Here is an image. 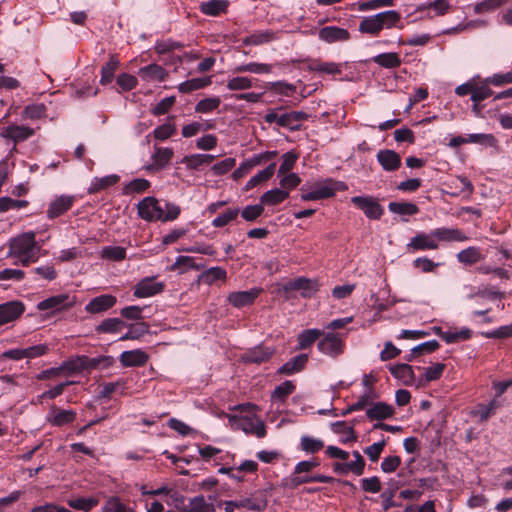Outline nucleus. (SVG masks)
Here are the masks:
<instances>
[{
	"label": "nucleus",
	"instance_id": "1",
	"mask_svg": "<svg viewBox=\"0 0 512 512\" xmlns=\"http://www.w3.org/2000/svg\"><path fill=\"white\" fill-rule=\"evenodd\" d=\"M468 238L459 229L436 228L429 233L419 232L406 245L407 252L437 250L440 242H463Z\"/></svg>",
	"mask_w": 512,
	"mask_h": 512
},
{
	"label": "nucleus",
	"instance_id": "2",
	"mask_svg": "<svg viewBox=\"0 0 512 512\" xmlns=\"http://www.w3.org/2000/svg\"><path fill=\"white\" fill-rule=\"evenodd\" d=\"M137 213L147 222H169L179 217L181 209L175 203L162 202L153 196H148L137 204Z\"/></svg>",
	"mask_w": 512,
	"mask_h": 512
},
{
	"label": "nucleus",
	"instance_id": "3",
	"mask_svg": "<svg viewBox=\"0 0 512 512\" xmlns=\"http://www.w3.org/2000/svg\"><path fill=\"white\" fill-rule=\"evenodd\" d=\"M8 257L15 258V264L28 266L39 259L40 246L37 245L35 234L27 232L12 238L8 245Z\"/></svg>",
	"mask_w": 512,
	"mask_h": 512
},
{
	"label": "nucleus",
	"instance_id": "4",
	"mask_svg": "<svg viewBox=\"0 0 512 512\" xmlns=\"http://www.w3.org/2000/svg\"><path fill=\"white\" fill-rule=\"evenodd\" d=\"M401 15L395 10H387L375 15L364 17L359 24V31L373 36L378 35L383 29L398 27Z\"/></svg>",
	"mask_w": 512,
	"mask_h": 512
},
{
	"label": "nucleus",
	"instance_id": "5",
	"mask_svg": "<svg viewBox=\"0 0 512 512\" xmlns=\"http://www.w3.org/2000/svg\"><path fill=\"white\" fill-rule=\"evenodd\" d=\"M221 506L225 512H235L236 510L260 512L266 508L267 499L263 492L256 491L248 496H241L234 500L223 501Z\"/></svg>",
	"mask_w": 512,
	"mask_h": 512
},
{
	"label": "nucleus",
	"instance_id": "6",
	"mask_svg": "<svg viewBox=\"0 0 512 512\" xmlns=\"http://www.w3.org/2000/svg\"><path fill=\"white\" fill-rule=\"evenodd\" d=\"M345 347V334L322 330L317 342V349L321 354L335 359L344 353Z\"/></svg>",
	"mask_w": 512,
	"mask_h": 512
},
{
	"label": "nucleus",
	"instance_id": "7",
	"mask_svg": "<svg viewBox=\"0 0 512 512\" xmlns=\"http://www.w3.org/2000/svg\"><path fill=\"white\" fill-rule=\"evenodd\" d=\"M340 186H342V183L333 182L332 180L317 182L311 186L305 184L301 187V199L303 201H316L331 198L337 190L342 188Z\"/></svg>",
	"mask_w": 512,
	"mask_h": 512
},
{
	"label": "nucleus",
	"instance_id": "8",
	"mask_svg": "<svg viewBox=\"0 0 512 512\" xmlns=\"http://www.w3.org/2000/svg\"><path fill=\"white\" fill-rule=\"evenodd\" d=\"M246 414L239 418V425L245 433L262 438L266 434L264 422L256 415L257 407L252 404L245 406Z\"/></svg>",
	"mask_w": 512,
	"mask_h": 512
},
{
	"label": "nucleus",
	"instance_id": "9",
	"mask_svg": "<svg viewBox=\"0 0 512 512\" xmlns=\"http://www.w3.org/2000/svg\"><path fill=\"white\" fill-rule=\"evenodd\" d=\"M76 303V298L70 294L64 293L51 296L47 299L40 301L37 304L39 311H50L51 313L61 312L73 307Z\"/></svg>",
	"mask_w": 512,
	"mask_h": 512
},
{
	"label": "nucleus",
	"instance_id": "10",
	"mask_svg": "<svg viewBox=\"0 0 512 512\" xmlns=\"http://www.w3.org/2000/svg\"><path fill=\"white\" fill-rule=\"evenodd\" d=\"M351 202L369 219L377 220L383 215V208L371 196H355L351 198Z\"/></svg>",
	"mask_w": 512,
	"mask_h": 512
},
{
	"label": "nucleus",
	"instance_id": "11",
	"mask_svg": "<svg viewBox=\"0 0 512 512\" xmlns=\"http://www.w3.org/2000/svg\"><path fill=\"white\" fill-rule=\"evenodd\" d=\"M174 156V151L170 147L154 146L150 156V163L146 166V170L157 172L166 167Z\"/></svg>",
	"mask_w": 512,
	"mask_h": 512
},
{
	"label": "nucleus",
	"instance_id": "12",
	"mask_svg": "<svg viewBox=\"0 0 512 512\" xmlns=\"http://www.w3.org/2000/svg\"><path fill=\"white\" fill-rule=\"evenodd\" d=\"M262 293L261 288H251L246 291H234L228 294L227 301L235 308H243L252 305Z\"/></svg>",
	"mask_w": 512,
	"mask_h": 512
},
{
	"label": "nucleus",
	"instance_id": "13",
	"mask_svg": "<svg viewBox=\"0 0 512 512\" xmlns=\"http://www.w3.org/2000/svg\"><path fill=\"white\" fill-rule=\"evenodd\" d=\"M34 135V129L24 126L11 124L0 128V137L13 141L15 144L23 142Z\"/></svg>",
	"mask_w": 512,
	"mask_h": 512
},
{
	"label": "nucleus",
	"instance_id": "14",
	"mask_svg": "<svg viewBox=\"0 0 512 512\" xmlns=\"http://www.w3.org/2000/svg\"><path fill=\"white\" fill-rule=\"evenodd\" d=\"M75 197L72 195H60L55 197L47 209V217L55 219L67 212L74 204Z\"/></svg>",
	"mask_w": 512,
	"mask_h": 512
},
{
	"label": "nucleus",
	"instance_id": "15",
	"mask_svg": "<svg viewBox=\"0 0 512 512\" xmlns=\"http://www.w3.org/2000/svg\"><path fill=\"white\" fill-rule=\"evenodd\" d=\"M283 289L286 292L300 291L303 297H311L318 290V284L316 281L300 277L285 283Z\"/></svg>",
	"mask_w": 512,
	"mask_h": 512
},
{
	"label": "nucleus",
	"instance_id": "16",
	"mask_svg": "<svg viewBox=\"0 0 512 512\" xmlns=\"http://www.w3.org/2000/svg\"><path fill=\"white\" fill-rule=\"evenodd\" d=\"M163 289V283L156 282L153 278H145L135 285L134 296L137 298H148L162 292Z\"/></svg>",
	"mask_w": 512,
	"mask_h": 512
},
{
	"label": "nucleus",
	"instance_id": "17",
	"mask_svg": "<svg viewBox=\"0 0 512 512\" xmlns=\"http://www.w3.org/2000/svg\"><path fill=\"white\" fill-rule=\"evenodd\" d=\"M76 419V412L72 409H62L53 406L47 416V421L52 426H63L72 423Z\"/></svg>",
	"mask_w": 512,
	"mask_h": 512
},
{
	"label": "nucleus",
	"instance_id": "18",
	"mask_svg": "<svg viewBox=\"0 0 512 512\" xmlns=\"http://www.w3.org/2000/svg\"><path fill=\"white\" fill-rule=\"evenodd\" d=\"M25 308L19 301H10L0 305V326L16 320Z\"/></svg>",
	"mask_w": 512,
	"mask_h": 512
},
{
	"label": "nucleus",
	"instance_id": "19",
	"mask_svg": "<svg viewBox=\"0 0 512 512\" xmlns=\"http://www.w3.org/2000/svg\"><path fill=\"white\" fill-rule=\"evenodd\" d=\"M116 302V297L113 295H100L89 301L85 306V311L90 314H98L112 308Z\"/></svg>",
	"mask_w": 512,
	"mask_h": 512
},
{
	"label": "nucleus",
	"instance_id": "20",
	"mask_svg": "<svg viewBox=\"0 0 512 512\" xmlns=\"http://www.w3.org/2000/svg\"><path fill=\"white\" fill-rule=\"evenodd\" d=\"M319 38L326 43L344 42L350 37L349 32L337 26H326L319 30Z\"/></svg>",
	"mask_w": 512,
	"mask_h": 512
},
{
	"label": "nucleus",
	"instance_id": "21",
	"mask_svg": "<svg viewBox=\"0 0 512 512\" xmlns=\"http://www.w3.org/2000/svg\"><path fill=\"white\" fill-rule=\"evenodd\" d=\"M376 157L382 168L388 172L397 170L401 165V158L394 150L382 149Z\"/></svg>",
	"mask_w": 512,
	"mask_h": 512
},
{
	"label": "nucleus",
	"instance_id": "22",
	"mask_svg": "<svg viewBox=\"0 0 512 512\" xmlns=\"http://www.w3.org/2000/svg\"><path fill=\"white\" fill-rule=\"evenodd\" d=\"M119 360L124 367H140L146 364L148 355L140 349L128 350L121 353Z\"/></svg>",
	"mask_w": 512,
	"mask_h": 512
},
{
	"label": "nucleus",
	"instance_id": "23",
	"mask_svg": "<svg viewBox=\"0 0 512 512\" xmlns=\"http://www.w3.org/2000/svg\"><path fill=\"white\" fill-rule=\"evenodd\" d=\"M139 77L146 82H162L168 76L166 70L157 64H150L138 71Z\"/></svg>",
	"mask_w": 512,
	"mask_h": 512
},
{
	"label": "nucleus",
	"instance_id": "24",
	"mask_svg": "<svg viewBox=\"0 0 512 512\" xmlns=\"http://www.w3.org/2000/svg\"><path fill=\"white\" fill-rule=\"evenodd\" d=\"M394 408L384 402L371 404L366 410V416L370 420L382 421L394 415Z\"/></svg>",
	"mask_w": 512,
	"mask_h": 512
},
{
	"label": "nucleus",
	"instance_id": "25",
	"mask_svg": "<svg viewBox=\"0 0 512 512\" xmlns=\"http://www.w3.org/2000/svg\"><path fill=\"white\" fill-rule=\"evenodd\" d=\"M308 115L302 111H291L282 113L279 120V126L289 130H298L301 123L307 119Z\"/></svg>",
	"mask_w": 512,
	"mask_h": 512
},
{
	"label": "nucleus",
	"instance_id": "26",
	"mask_svg": "<svg viewBox=\"0 0 512 512\" xmlns=\"http://www.w3.org/2000/svg\"><path fill=\"white\" fill-rule=\"evenodd\" d=\"M67 504L74 510L81 512H91L95 507L98 506L99 498L97 496L73 497L67 501Z\"/></svg>",
	"mask_w": 512,
	"mask_h": 512
},
{
	"label": "nucleus",
	"instance_id": "27",
	"mask_svg": "<svg viewBox=\"0 0 512 512\" xmlns=\"http://www.w3.org/2000/svg\"><path fill=\"white\" fill-rule=\"evenodd\" d=\"M322 330L311 328L301 331L297 336V350H305L310 348L316 341H319Z\"/></svg>",
	"mask_w": 512,
	"mask_h": 512
},
{
	"label": "nucleus",
	"instance_id": "28",
	"mask_svg": "<svg viewBox=\"0 0 512 512\" xmlns=\"http://www.w3.org/2000/svg\"><path fill=\"white\" fill-rule=\"evenodd\" d=\"M308 70L318 74L336 75L340 74L341 64L335 62H326L320 60H311L308 64Z\"/></svg>",
	"mask_w": 512,
	"mask_h": 512
},
{
	"label": "nucleus",
	"instance_id": "29",
	"mask_svg": "<svg viewBox=\"0 0 512 512\" xmlns=\"http://www.w3.org/2000/svg\"><path fill=\"white\" fill-rule=\"evenodd\" d=\"M181 512H215V508L204 496H196L189 499L188 503L183 506Z\"/></svg>",
	"mask_w": 512,
	"mask_h": 512
},
{
	"label": "nucleus",
	"instance_id": "30",
	"mask_svg": "<svg viewBox=\"0 0 512 512\" xmlns=\"http://www.w3.org/2000/svg\"><path fill=\"white\" fill-rule=\"evenodd\" d=\"M390 373L405 385H410L414 381V372L408 364H397L389 366Z\"/></svg>",
	"mask_w": 512,
	"mask_h": 512
},
{
	"label": "nucleus",
	"instance_id": "31",
	"mask_svg": "<svg viewBox=\"0 0 512 512\" xmlns=\"http://www.w3.org/2000/svg\"><path fill=\"white\" fill-rule=\"evenodd\" d=\"M307 361H308V355H306V354L297 355V356L291 358L285 364H283L279 368L278 372L281 374L292 375L294 373L301 371L305 367Z\"/></svg>",
	"mask_w": 512,
	"mask_h": 512
},
{
	"label": "nucleus",
	"instance_id": "32",
	"mask_svg": "<svg viewBox=\"0 0 512 512\" xmlns=\"http://www.w3.org/2000/svg\"><path fill=\"white\" fill-rule=\"evenodd\" d=\"M215 156L210 154H191L182 158L181 162L187 169L197 170L203 165H208L214 160Z\"/></svg>",
	"mask_w": 512,
	"mask_h": 512
},
{
	"label": "nucleus",
	"instance_id": "33",
	"mask_svg": "<svg viewBox=\"0 0 512 512\" xmlns=\"http://www.w3.org/2000/svg\"><path fill=\"white\" fill-rule=\"evenodd\" d=\"M273 68L272 64L250 62L236 66L233 71L234 73H245L249 72L252 74H269Z\"/></svg>",
	"mask_w": 512,
	"mask_h": 512
},
{
	"label": "nucleus",
	"instance_id": "34",
	"mask_svg": "<svg viewBox=\"0 0 512 512\" xmlns=\"http://www.w3.org/2000/svg\"><path fill=\"white\" fill-rule=\"evenodd\" d=\"M119 181V176L116 174L107 175L104 177H95L92 179L90 187L88 188L89 194L100 192L101 190L107 189L113 186Z\"/></svg>",
	"mask_w": 512,
	"mask_h": 512
},
{
	"label": "nucleus",
	"instance_id": "35",
	"mask_svg": "<svg viewBox=\"0 0 512 512\" xmlns=\"http://www.w3.org/2000/svg\"><path fill=\"white\" fill-rule=\"evenodd\" d=\"M288 198V191L282 190L281 188L271 189L266 191L261 197V204L267 206H274L282 203L284 200Z\"/></svg>",
	"mask_w": 512,
	"mask_h": 512
},
{
	"label": "nucleus",
	"instance_id": "36",
	"mask_svg": "<svg viewBox=\"0 0 512 512\" xmlns=\"http://www.w3.org/2000/svg\"><path fill=\"white\" fill-rule=\"evenodd\" d=\"M331 429L336 434H341V442L349 443L355 442L357 440V436L352 426H348L344 421H337L331 424Z\"/></svg>",
	"mask_w": 512,
	"mask_h": 512
},
{
	"label": "nucleus",
	"instance_id": "37",
	"mask_svg": "<svg viewBox=\"0 0 512 512\" xmlns=\"http://www.w3.org/2000/svg\"><path fill=\"white\" fill-rule=\"evenodd\" d=\"M298 448L305 453H317L324 448V442L316 437L303 435L300 438Z\"/></svg>",
	"mask_w": 512,
	"mask_h": 512
},
{
	"label": "nucleus",
	"instance_id": "38",
	"mask_svg": "<svg viewBox=\"0 0 512 512\" xmlns=\"http://www.w3.org/2000/svg\"><path fill=\"white\" fill-rule=\"evenodd\" d=\"M295 385L292 381L286 380L278 385L271 394L273 402L283 403L295 391Z\"/></svg>",
	"mask_w": 512,
	"mask_h": 512
},
{
	"label": "nucleus",
	"instance_id": "39",
	"mask_svg": "<svg viewBox=\"0 0 512 512\" xmlns=\"http://www.w3.org/2000/svg\"><path fill=\"white\" fill-rule=\"evenodd\" d=\"M373 62L381 67L392 69L401 65V59L395 52L382 53L372 58Z\"/></svg>",
	"mask_w": 512,
	"mask_h": 512
},
{
	"label": "nucleus",
	"instance_id": "40",
	"mask_svg": "<svg viewBox=\"0 0 512 512\" xmlns=\"http://www.w3.org/2000/svg\"><path fill=\"white\" fill-rule=\"evenodd\" d=\"M275 163H271L269 166H267L265 169L259 171L256 175H254L245 185V190H251L257 185L261 184L262 182H265L269 180L273 174L275 173Z\"/></svg>",
	"mask_w": 512,
	"mask_h": 512
},
{
	"label": "nucleus",
	"instance_id": "41",
	"mask_svg": "<svg viewBox=\"0 0 512 512\" xmlns=\"http://www.w3.org/2000/svg\"><path fill=\"white\" fill-rule=\"evenodd\" d=\"M211 84L210 77H202V78H193L187 81H184L178 85V90L181 93H189L195 90L202 89Z\"/></svg>",
	"mask_w": 512,
	"mask_h": 512
},
{
	"label": "nucleus",
	"instance_id": "42",
	"mask_svg": "<svg viewBox=\"0 0 512 512\" xmlns=\"http://www.w3.org/2000/svg\"><path fill=\"white\" fill-rule=\"evenodd\" d=\"M472 331L469 328L463 327L460 330H448L440 332V337L446 343H455L462 340H468L471 338Z\"/></svg>",
	"mask_w": 512,
	"mask_h": 512
},
{
	"label": "nucleus",
	"instance_id": "43",
	"mask_svg": "<svg viewBox=\"0 0 512 512\" xmlns=\"http://www.w3.org/2000/svg\"><path fill=\"white\" fill-rule=\"evenodd\" d=\"M119 67V60L115 56L110 57L109 61L101 69L100 83L102 85L110 84L114 74Z\"/></svg>",
	"mask_w": 512,
	"mask_h": 512
},
{
	"label": "nucleus",
	"instance_id": "44",
	"mask_svg": "<svg viewBox=\"0 0 512 512\" xmlns=\"http://www.w3.org/2000/svg\"><path fill=\"white\" fill-rule=\"evenodd\" d=\"M125 327V323L119 318H108L103 320L96 328L100 333H118Z\"/></svg>",
	"mask_w": 512,
	"mask_h": 512
},
{
	"label": "nucleus",
	"instance_id": "45",
	"mask_svg": "<svg viewBox=\"0 0 512 512\" xmlns=\"http://www.w3.org/2000/svg\"><path fill=\"white\" fill-rule=\"evenodd\" d=\"M85 359L82 356H76L64 361L60 366L64 375H72L84 370Z\"/></svg>",
	"mask_w": 512,
	"mask_h": 512
},
{
	"label": "nucleus",
	"instance_id": "46",
	"mask_svg": "<svg viewBox=\"0 0 512 512\" xmlns=\"http://www.w3.org/2000/svg\"><path fill=\"white\" fill-rule=\"evenodd\" d=\"M101 257L110 261H122L126 257V249L121 246H105L101 250Z\"/></svg>",
	"mask_w": 512,
	"mask_h": 512
},
{
	"label": "nucleus",
	"instance_id": "47",
	"mask_svg": "<svg viewBox=\"0 0 512 512\" xmlns=\"http://www.w3.org/2000/svg\"><path fill=\"white\" fill-rule=\"evenodd\" d=\"M481 258V252L476 247H469L457 254V259L459 262L469 265L479 262Z\"/></svg>",
	"mask_w": 512,
	"mask_h": 512
},
{
	"label": "nucleus",
	"instance_id": "48",
	"mask_svg": "<svg viewBox=\"0 0 512 512\" xmlns=\"http://www.w3.org/2000/svg\"><path fill=\"white\" fill-rule=\"evenodd\" d=\"M274 39V34L270 31H257L249 36H247L243 43L246 45H261L264 43H268Z\"/></svg>",
	"mask_w": 512,
	"mask_h": 512
},
{
	"label": "nucleus",
	"instance_id": "49",
	"mask_svg": "<svg viewBox=\"0 0 512 512\" xmlns=\"http://www.w3.org/2000/svg\"><path fill=\"white\" fill-rule=\"evenodd\" d=\"M227 2L224 0H210L201 4V11L206 15L216 16L224 12Z\"/></svg>",
	"mask_w": 512,
	"mask_h": 512
},
{
	"label": "nucleus",
	"instance_id": "50",
	"mask_svg": "<svg viewBox=\"0 0 512 512\" xmlns=\"http://www.w3.org/2000/svg\"><path fill=\"white\" fill-rule=\"evenodd\" d=\"M234 460V456L227 451L220 449L219 454L214 461L215 465H221L219 472L222 474H229L234 470V466H229Z\"/></svg>",
	"mask_w": 512,
	"mask_h": 512
},
{
	"label": "nucleus",
	"instance_id": "51",
	"mask_svg": "<svg viewBox=\"0 0 512 512\" xmlns=\"http://www.w3.org/2000/svg\"><path fill=\"white\" fill-rule=\"evenodd\" d=\"M253 85V80L246 76H235L227 80V88L231 91L247 90Z\"/></svg>",
	"mask_w": 512,
	"mask_h": 512
},
{
	"label": "nucleus",
	"instance_id": "52",
	"mask_svg": "<svg viewBox=\"0 0 512 512\" xmlns=\"http://www.w3.org/2000/svg\"><path fill=\"white\" fill-rule=\"evenodd\" d=\"M388 208L391 212L400 215H414L418 212V207L408 202H391Z\"/></svg>",
	"mask_w": 512,
	"mask_h": 512
},
{
	"label": "nucleus",
	"instance_id": "53",
	"mask_svg": "<svg viewBox=\"0 0 512 512\" xmlns=\"http://www.w3.org/2000/svg\"><path fill=\"white\" fill-rule=\"evenodd\" d=\"M510 0H484L475 4L474 12L476 14L488 13L496 10L497 8L507 4Z\"/></svg>",
	"mask_w": 512,
	"mask_h": 512
},
{
	"label": "nucleus",
	"instance_id": "54",
	"mask_svg": "<svg viewBox=\"0 0 512 512\" xmlns=\"http://www.w3.org/2000/svg\"><path fill=\"white\" fill-rule=\"evenodd\" d=\"M211 128H213V124L211 123L202 124L199 122H192L184 125L181 133L184 138H190L197 135L199 132H205Z\"/></svg>",
	"mask_w": 512,
	"mask_h": 512
},
{
	"label": "nucleus",
	"instance_id": "55",
	"mask_svg": "<svg viewBox=\"0 0 512 512\" xmlns=\"http://www.w3.org/2000/svg\"><path fill=\"white\" fill-rule=\"evenodd\" d=\"M175 132H176V125L171 122H167V123H164V124L156 127L153 130L152 135L158 141H165V140L169 139L170 137H172L175 134Z\"/></svg>",
	"mask_w": 512,
	"mask_h": 512
},
{
	"label": "nucleus",
	"instance_id": "56",
	"mask_svg": "<svg viewBox=\"0 0 512 512\" xmlns=\"http://www.w3.org/2000/svg\"><path fill=\"white\" fill-rule=\"evenodd\" d=\"M490 84H486L485 80L482 84H479L475 81L473 95L471 96V100L474 103H479L485 99H487L489 96L492 95L493 91L489 87Z\"/></svg>",
	"mask_w": 512,
	"mask_h": 512
},
{
	"label": "nucleus",
	"instance_id": "57",
	"mask_svg": "<svg viewBox=\"0 0 512 512\" xmlns=\"http://www.w3.org/2000/svg\"><path fill=\"white\" fill-rule=\"evenodd\" d=\"M271 355V349L266 347H257L247 354L246 360L254 363H262L268 360Z\"/></svg>",
	"mask_w": 512,
	"mask_h": 512
},
{
	"label": "nucleus",
	"instance_id": "58",
	"mask_svg": "<svg viewBox=\"0 0 512 512\" xmlns=\"http://www.w3.org/2000/svg\"><path fill=\"white\" fill-rule=\"evenodd\" d=\"M239 209L233 208L228 209L224 213L217 216L213 221L212 225L216 228L224 227L238 217Z\"/></svg>",
	"mask_w": 512,
	"mask_h": 512
},
{
	"label": "nucleus",
	"instance_id": "59",
	"mask_svg": "<svg viewBox=\"0 0 512 512\" xmlns=\"http://www.w3.org/2000/svg\"><path fill=\"white\" fill-rule=\"evenodd\" d=\"M221 100L219 97H209L202 99L195 106V111L199 113H209L219 107Z\"/></svg>",
	"mask_w": 512,
	"mask_h": 512
},
{
	"label": "nucleus",
	"instance_id": "60",
	"mask_svg": "<svg viewBox=\"0 0 512 512\" xmlns=\"http://www.w3.org/2000/svg\"><path fill=\"white\" fill-rule=\"evenodd\" d=\"M28 205V201L26 200H15L10 197H1L0 198V212L4 213L9 210H19Z\"/></svg>",
	"mask_w": 512,
	"mask_h": 512
},
{
	"label": "nucleus",
	"instance_id": "61",
	"mask_svg": "<svg viewBox=\"0 0 512 512\" xmlns=\"http://www.w3.org/2000/svg\"><path fill=\"white\" fill-rule=\"evenodd\" d=\"M200 267L196 265L194 259L189 256H179L176 258V261L172 265V270H178L180 273L186 272L189 269H199Z\"/></svg>",
	"mask_w": 512,
	"mask_h": 512
},
{
	"label": "nucleus",
	"instance_id": "62",
	"mask_svg": "<svg viewBox=\"0 0 512 512\" xmlns=\"http://www.w3.org/2000/svg\"><path fill=\"white\" fill-rule=\"evenodd\" d=\"M104 512H134V510L123 504L119 498L110 497L103 506Z\"/></svg>",
	"mask_w": 512,
	"mask_h": 512
},
{
	"label": "nucleus",
	"instance_id": "63",
	"mask_svg": "<svg viewBox=\"0 0 512 512\" xmlns=\"http://www.w3.org/2000/svg\"><path fill=\"white\" fill-rule=\"evenodd\" d=\"M117 85L119 86V91H130L137 86L138 80L135 76L122 73L117 77Z\"/></svg>",
	"mask_w": 512,
	"mask_h": 512
},
{
	"label": "nucleus",
	"instance_id": "64",
	"mask_svg": "<svg viewBox=\"0 0 512 512\" xmlns=\"http://www.w3.org/2000/svg\"><path fill=\"white\" fill-rule=\"evenodd\" d=\"M485 83L496 87L512 84V72L493 74L485 78Z\"/></svg>",
	"mask_w": 512,
	"mask_h": 512
}]
</instances>
